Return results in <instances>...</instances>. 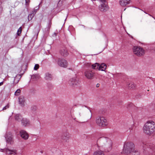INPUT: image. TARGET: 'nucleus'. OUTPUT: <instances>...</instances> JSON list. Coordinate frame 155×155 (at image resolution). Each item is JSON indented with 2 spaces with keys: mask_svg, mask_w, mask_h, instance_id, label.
<instances>
[{
  "mask_svg": "<svg viewBox=\"0 0 155 155\" xmlns=\"http://www.w3.org/2000/svg\"><path fill=\"white\" fill-rule=\"evenodd\" d=\"M97 144L100 150L95 151L94 155H104L103 151L108 152L112 149V143L108 138L102 137L98 139L97 141Z\"/></svg>",
  "mask_w": 155,
  "mask_h": 155,
  "instance_id": "obj_1",
  "label": "nucleus"
},
{
  "mask_svg": "<svg viewBox=\"0 0 155 155\" xmlns=\"http://www.w3.org/2000/svg\"><path fill=\"white\" fill-rule=\"evenodd\" d=\"M143 132L145 134L150 135L152 134L155 131V124L152 121H148L143 127Z\"/></svg>",
  "mask_w": 155,
  "mask_h": 155,
  "instance_id": "obj_2",
  "label": "nucleus"
},
{
  "mask_svg": "<svg viewBox=\"0 0 155 155\" xmlns=\"http://www.w3.org/2000/svg\"><path fill=\"white\" fill-rule=\"evenodd\" d=\"M134 145L132 142H125L124 144L123 152L126 154H130L134 150Z\"/></svg>",
  "mask_w": 155,
  "mask_h": 155,
  "instance_id": "obj_3",
  "label": "nucleus"
},
{
  "mask_svg": "<svg viewBox=\"0 0 155 155\" xmlns=\"http://www.w3.org/2000/svg\"><path fill=\"white\" fill-rule=\"evenodd\" d=\"M96 122L98 126L101 127H104L108 125V122L106 119L101 116H99L96 117Z\"/></svg>",
  "mask_w": 155,
  "mask_h": 155,
  "instance_id": "obj_4",
  "label": "nucleus"
},
{
  "mask_svg": "<svg viewBox=\"0 0 155 155\" xmlns=\"http://www.w3.org/2000/svg\"><path fill=\"white\" fill-rule=\"evenodd\" d=\"M134 53L138 56H141L144 55V50L141 47L134 46L133 48Z\"/></svg>",
  "mask_w": 155,
  "mask_h": 155,
  "instance_id": "obj_5",
  "label": "nucleus"
},
{
  "mask_svg": "<svg viewBox=\"0 0 155 155\" xmlns=\"http://www.w3.org/2000/svg\"><path fill=\"white\" fill-rule=\"evenodd\" d=\"M145 147L144 150L145 154L147 155L149 153V154H155V145L150 144L148 146L146 145Z\"/></svg>",
  "mask_w": 155,
  "mask_h": 155,
  "instance_id": "obj_6",
  "label": "nucleus"
},
{
  "mask_svg": "<svg viewBox=\"0 0 155 155\" xmlns=\"http://www.w3.org/2000/svg\"><path fill=\"white\" fill-rule=\"evenodd\" d=\"M109 9L107 2L101 3L98 6L99 11L102 12H105L108 11Z\"/></svg>",
  "mask_w": 155,
  "mask_h": 155,
  "instance_id": "obj_7",
  "label": "nucleus"
},
{
  "mask_svg": "<svg viewBox=\"0 0 155 155\" xmlns=\"http://www.w3.org/2000/svg\"><path fill=\"white\" fill-rule=\"evenodd\" d=\"M94 73L92 71L87 70L84 71V74L86 78L88 79L91 80L94 78Z\"/></svg>",
  "mask_w": 155,
  "mask_h": 155,
  "instance_id": "obj_8",
  "label": "nucleus"
},
{
  "mask_svg": "<svg viewBox=\"0 0 155 155\" xmlns=\"http://www.w3.org/2000/svg\"><path fill=\"white\" fill-rule=\"evenodd\" d=\"M0 151L5 153L9 155L16 154H17V150H10L8 148L1 149Z\"/></svg>",
  "mask_w": 155,
  "mask_h": 155,
  "instance_id": "obj_9",
  "label": "nucleus"
},
{
  "mask_svg": "<svg viewBox=\"0 0 155 155\" xmlns=\"http://www.w3.org/2000/svg\"><path fill=\"white\" fill-rule=\"evenodd\" d=\"M78 81L77 80L76 77L70 78L68 81L69 85L71 87H74L78 84Z\"/></svg>",
  "mask_w": 155,
  "mask_h": 155,
  "instance_id": "obj_10",
  "label": "nucleus"
},
{
  "mask_svg": "<svg viewBox=\"0 0 155 155\" xmlns=\"http://www.w3.org/2000/svg\"><path fill=\"white\" fill-rule=\"evenodd\" d=\"M58 64L60 66L64 68L67 67L68 65L66 60L64 59L59 58L58 61Z\"/></svg>",
  "mask_w": 155,
  "mask_h": 155,
  "instance_id": "obj_11",
  "label": "nucleus"
},
{
  "mask_svg": "<svg viewBox=\"0 0 155 155\" xmlns=\"http://www.w3.org/2000/svg\"><path fill=\"white\" fill-rule=\"evenodd\" d=\"M21 137L24 140H26L28 138V135L26 132L23 130H21L20 132Z\"/></svg>",
  "mask_w": 155,
  "mask_h": 155,
  "instance_id": "obj_12",
  "label": "nucleus"
},
{
  "mask_svg": "<svg viewBox=\"0 0 155 155\" xmlns=\"http://www.w3.org/2000/svg\"><path fill=\"white\" fill-rule=\"evenodd\" d=\"M70 137V136L69 133L65 132L63 133L61 136V138L62 140L65 141H67L69 140Z\"/></svg>",
  "mask_w": 155,
  "mask_h": 155,
  "instance_id": "obj_13",
  "label": "nucleus"
},
{
  "mask_svg": "<svg viewBox=\"0 0 155 155\" xmlns=\"http://www.w3.org/2000/svg\"><path fill=\"white\" fill-rule=\"evenodd\" d=\"M60 53L62 56L64 57L67 56L68 54L67 50L65 48L61 49L60 50Z\"/></svg>",
  "mask_w": 155,
  "mask_h": 155,
  "instance_id": "obj_14",
  "label": "nucleus"
},
{
  "mask_svg": "<svg viewBox=\"0 0 155 155\" xmlns=\"http://www.w3.org/2000/svg\"><path fill=\"white\" fill-rule=\"evenodd\" d=\"M130 0H120V4L122 6H125L130 3Z\"/></svg>",
  "mask_w": 155,
  "mask_h": 155,
  "instance_id": "obj_15",
  "label": "nucleus"
},
{
  "mask_svg": "<svg viewBox=\"0 0 155 155\" xmlns=\"http://www.w3.org/2000/svg\"><path fill=\"white\" fill-rule=\"evenodd\" d=\"M21 124L25 126L29 125L30 124V121L26 118H23L21 120Z\"/></svg>",
  "mask_w": 155,
  "mask_h": 155,
  "instance_id": "obj_16",
  "label": "nucleus"
},
{
  "mask_svg": "<svg viewBox=\"0 0 155 155\" xmlns=\"http://www.w3.org/2000/svg\"><path fill=\"white\" fill-rule=\"evenodd\" d=\"M18 99L19 104L21 106H24L25 102V99L24 97L22 96H20L19 97Z\"/></svg>",
  "mask_w": 155,
  "mask_h": 155,
  "instance_id": "obj_17",
  "label": "nucleus"
},
{
  "mask_svg": "<svg viewBox=\"0 0 155 155\" xmlns=\"http://www.w3.org/2000/svg\"><path fill=\"white\" fill-rule=\"evenodd\" d=\"M21 78V76L20 74L17 75L14 78L13 81V84L15 85L16 84L18 83Z\"/></svg>",
  "mask_w": 155,
  "mask_h": 155,
  "instance_id": "obj_18",
  "label": "nucleus"
},
{
  "mask_svg": "<svg viewBox=\"0 0 155 155\" xmlns=\"http://www.w3.org/2000/svg\"><path fill=\"white\" fill-rule=\"evenodd\" d=\"M107 66L104 63H102L101 65L99 64L98 70L101 71H105L106 69Z\"/></svg>",
  "mask_w": 155,
  "mask_h": 155,
  "instance_id": "obj_19",
  "label": "nucleus"
},
{
  "mask_svg": "<svg viewBox=\"0 0 155 155\" xmlns=\"http://www.w3.org/2000/svg\"><path fill=\"white\" fill-rule=\"evenodd\" d=\"M45 78L47 80L50 81L52 79V76L51 74L47 73L45 74Z\"/></svg>",
  "mask_w": 155,
  "mask_h": 155,
  "instance_id": "obj_20",
  "label": "nucleus"
},
{
  "mask_svg": "<svg viewBox=\"0 0 155 155\" xmlns=\"http://www.w3.org/2000/svg\"><path fill=\"white\" fill-rule=\"evenodd\" d=\"M127 86L129 89H134L136 87V85L133 82H130L127 84Z\"/></svg>",
  "mask_w": 155,
  "mask_h": 155,
  "instance_id": "obj_21",
  "label": "nucleus"
},
{
  "mask_svg": "<svg viewBox=\"0 0 155 155\" xmlns=\"http://www.w3.org/2000/svg\"><path fill=\"white\" fill-rule=\"evenodd\" d=\"M31 77V79L33 81H36L40 78V76L39 74H36L32 75Z\"/></svg>",
  "mask_w": 155,
  "mask_h": 155,
  "instance_id": "obj_22",
  "label": "nucleus"
},
{
  "mask_svg": "<svg viewBox=\"0 0 155 155\" xmlns=\"http://www.w3.org/2000/svg\"><path fill=\"white\" fill-rule=\"evenodd\" d=\"M92 68L94 69H97L99 68V64L95 63L91 65Z\"/></svg>",
  "mask_w": 155,
  "mask_h": 155,
  "instance_id": "obj_23",
  "label": "nucleus"
},
{
  "mask_svg": "<svg viewBox=\"0 0 155 155\" xmlns=\"http://www.w3.org/2000/svg\"><path fill=\"white\" fill-rule=\"evenodd\" d=\"M21 117L19 114H16L15 117V119L18 121H19L21 119Z\"/></svg>",
  "mask_w": 155,
  "mask_h": 155,
  "instance_id": "obj_24",
  "label": "nucleus"
},
{
  "mask_svg": "<svg viewBox=\"0 0 155 155\" xmlns=\"http://www.w3.org/2000/svg\"><path fill=\"white\" fill-rule=\"evenodd\" d=\"M91 115L92 114L91 111L88 110L87 111V115L86 117L90 119L91 117Z\"/></svg>",
  "mask_w": 155,
  "mask_h": 155,
  "instance_id": "obj_25",
  "label": "nucleus"
},
{
  "mask_svg": "<svg viewBox=\"0 0 155 155\" xmlns=\"http://www.w3.org/2000/svg\"><path fill=\"white\" fill-rule=\"evenodd\" d=\"M21 90L20 89H18L16 90L15 93V95L16 96H19Z\"/></svg>",
  "mask_w": 155,
  "mask_h": 155,
  "instance_id": "obj_26",
  "label": "nucleus"
},
{
  "mask_svg": "<svg viewBox=\"0 0 155 155\" xmlns=\"http://www.w3.org/2000/svg\"><path fill=\"white\" fill-rule=\"evenodd\" d=\"M132 152L133 155H140V153L137 150H134Z\"/></svg>",
  "mask_w": 155,
  "mask_h": 155,
  "instance_id": "obj_27",
  "label": "nucleus"
},
{
  "mask_svg": "<svg viewBox=\"0 0 155 155\" xmlns=\"http://www.w3.org/2000/svg\"><path fill=\"white\" fill-rule=\"evenodd\" d=\"M34 15V14H33V13L29 14L28 16V20H31Z\"/></svg>",
  "mask_w": 155,
  "mask_h": 155,
  "instance_id": "obj_28",
  "label": "nucleus"
},
{
  "mask_svg": "<svg viewBox=\"0 0 155 155\" xmlns=\"http://www.w3.org/2000/svg\"><path fill=\"white\" fill-rule=\"evenodd\" d=\"M22 31V28L21 27H20V28H19L18 30L17 31V35H20V34L21 33Z\"/></svg>",
  "mask_w": 155,
  "mask_h": 155,
  "instance_id": "obj_29",
  "label": "nucleus"
},
{
  "mask_svg": "<svg viewBox=\"0 0 155 155\" xmlns=\"http://www.w3.org/2000/svg\"><path fill=\"white\" fill-rule=\"evenodd\" d=\"M51 21H49V22L48 23V28L49 29L51 26Z\"/></svg>",
  "mask_w": 155,
  "mask_h": 155,
  "instance_id": "obj_30",
  "label": "nucleus"
},
{
  "mask_svg": "<svg viewBox=\"0 0 155 155\" xmlns=\"http://www.w3.org/2000/svg\"><path fill=\"white\" fill-rule=\"evenodd\" d=\"M39 65L38 64H36L34 67V70H37L39 68Z\"/></svg>",
  "mask_w": 155,
  "mask_h": 155,
  "instance_id": "obj_31",
  "label": "nucleus"
},
{
  "mask_svg": "<svg viewBox=\"0 0 155 155\" xmlns=\"http://www.w3.org/2000/svg\"><path fill=\"white\" fill-rule=\"evenodd\" d=\"M9 105L8 104H7V105H6L5 107H4L3 109H2V110H6V109L8 108H9Z\"/></svg>",
  "mask_w": 155,
  "mask_h": 155,
  "instance_id": "obj_32",
  "label": "nucleus"
},
{
  "mask_svg": "<svg viewBox=\"0 0 155 155\" xmlns=\"http://www.w3.org/2000/svg\"><path fill=\"white\" fill-rule=\"evenodd\" d=\"M38 8L36 9H35L34 10V11L32 12L33 14H34V15H35V14L37 12V10H38Z\"/></svg>",
  "mask_w": 155,
  "mask_h": 155,
  "instance_id": "obj_33",
  "label": "nucleus"
},
{
  "mask_svg": "<svg viewBox=\"0 0 155 155\" xmlns=\"http://www.w3.org/2000/svg\"><path fill=\"white\" fill-rule=\"evenodd\" d=\"M7 142L8 143L12 141V138L10 137L6 139Z\"/></svg>",
  "mask_w": 155,
  "mask_h": 155,
  "instance_id": "obj_34",
  "label": "nucleus"
},
{
  "mask_svg": "<svg viewBox=\"0 0 155 155\" xmlns=\"http://www.w3.org/2000/svg\"><path fill=\"white\" fill-rule=\"evenodd\" d=\"M102 3H105L107 2L105 0H99Z\"/></svg>",
  "mask_w": 155,
  "mask_h": 155,
  "instance_id": "obj_35",
  "label": "nucleus"
},
{
  "mask_svg": "<svg viewBox=\"0 0 155 155\" xmlns=\"http://www.w3.org/2000/svg\"><path fill=\"white\" fill-rule=\"evenodd\" d=\"M99 86H100V84H96V87H99Z\"/></svg>",
  "mask_w": 155,
  "mask_h": 155,
  "instance_id": "obj_36",
  "label": "nucleus"
},
{
  "mask_svg": "<svg viewBox=\"0 0 155 155\" xmlns=\"http://www.w3.org/2000/svg\"><path fill=\"white\" fill-rule=\"evenodd\" d=\"M30 0H25V2L26 3L29 2Z\"/></svg>",
  "mask_w": 155,
  "mask_h": 155,
  "instance_id": "obj_37",
  "label": "nucleus"
},
{
  "mask_svg": "<svg viewBox=\"0 0 155 155\" xmlns=\"http://www.w3.org/2000/svg\"><path fill=\"white\" fill-rule=\"evenodd\" d=\"M3 84V83L2 82H0V86L2 85Z\"/></svg>",
  "mask_w": 155,
  "mask_h": 155,
  "instance_id": "obj_38",
  "label": "nucleus"
}]
</instances>
